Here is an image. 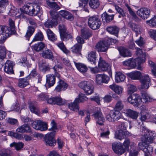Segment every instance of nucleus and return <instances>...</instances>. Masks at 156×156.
Wrapping results in <instances>:
<instances>
[{
    "label": "nucleus",
    "mask_w": 156,
    "mask_h": 156,
    "mask_svg": "<svg viewBox=\"0 0 156 156\" xmlns=\"http://www.w3.org/2000/svg\"><path fill=\"white\" fill-rule=\"evenodd\" d=\"M62 68V67L59 65H55L53 69L55 72V76H56L58 78H60V75L58 73L60 71V70Z\"/></svg>",
    "instance_id": "8fccbe9b"
},
{
    "label": "nucleus",
    "mask_w": 156,
    "mask_h": 156,
    "mask_svg": "<svg viewBox=\"0 0 156 156\" xmlns=\"http://www.w3.org/2000/svg\"><path fill=\"white\" fill-rule=\"evenodd\" d=\"M35 30L34 27L29 26L28 27L25 36L27 40H29L30 37L34 33Z\"/></svg>",
    "instance_id": "58836bf2"
},
{
    "label": "nucleus",
    "mask_w": 156,
    "mask_h": 156,
    "mask_svg": "<svg viewBox=\"0 0 156 156\" xmlns=\"http://www.w3.org/2000/svg\"><path fill=\"white\" fill-rule=\"evenodd\" d=\"M9 3L8 0L0 1V13H3L5 10V6Z\"/></svg>",
    "instance_id": "c03bdc74"
},
{
    "label": "nucleus",
    "mask_w": 156,
    "mask_h": 156,
    "mask_svg": "<svg viewBox=\"0 0 156 156\" xmlns=\"http://www.w3.org/2000/svg\"><path fill=\"white\" fill-rule=\"evenodd\" d=\"M55 133H48L44 137V142L47 146H54L55 144V140L54 138Z\"/></svg>",
    "instance_id": "1a4fd4ad"
},
{
    "label": "nucleus",
    "mask_w": 156,
    "mask_h": 156,
    "mask_svg": "<svg viewBox=\"0 0 156 156\" xmlns=\"http://www.w3.org/2000/svg\"><path fill=\"white\" fill-rule=\"evenodd\" d=\"M93 83V81L91 80L82 81L79 83L78 86L84 90L87 95H89L92 94L94 91Z\"/></svg>",
    "instance_id": "7ed1b4c3"
},
{
    "label": "nucleus",
    "mask_w": 156,
    "mask_h": 156,
    "mask_svg": "<svg viewBox=\"0 0 156 156\" xmlns=\"http://www.w3.org/2000/svg\"><path fill=\"white\" fill-rule=\"evenodd\" d=\"M110 41L111 44H112V42L115 43L116 42V40L109 38L107 41H99L96 44L95 48L96 50L100 52H106L107 51L110 45L109 42Z\"/></svg>",
    "instance_id": "f03ea898"
},
{
    "label": "nucleus",
    "mask_w": 156,
    "mask_h": 156,
    "mask_svg": "<svg viewBox=\"0 0 156 156\" xmlns=\"http://www.w3.org/2000/svg\"><path fill=\"white\" fill-rule=\"evenodd\" d=\"M106 30L110 34L117 37L119 28L116 26H113L108 27L106 28Z\"/></svg>",
    "instance_id": "b1692460"
},
{
    "label": "nucleus",
    "mask_w": 156,
    "mask_h": 156,
    "mask_svg": "<svg viewBox=\"0 0 156 156\" xmlns=\"http://www.w3.org/2000/svg\"><path fill=\"white\" fill-rule=\"evenodd\" d=\"M124 113L126 116L133 119H136L138 116V113L130 109H126Z\"/></svg>",
    "instance_id": "bb28decb"
},
{
    "label": "nucleus",
    "mask_w": 156,
    "mask_h": 156,
    "mask_svg": "<svg viewBox=\"0 0 156 156\" xmlns=\"http://www.w3.org/2000/svg\"><path fill=\"white\" fill-rule=\"evenodd\" d=\"M119 51L122 56L124 57H130L131 56V53L128 49L123 47H120L119 49Z\"/></svg>",
    "instance_id": "c9c22d12"
},
{
    "label": "nucleus",
    "mask_w": 156,
    "mask_h": 156,
    "mask_svg": "<svg viewBox=\"0 0 156 156\" xmlns=\"http://www.w3.org/2000/svg\"><path fill=\"white\" fill-rule=\"evenodd\" d=\"M141 94L142 97V99L143 100L144 102H146L150 101L151 98L149 95L146 92H142Z\"/></svg>",
    "instance_id": "bf43d9fd"
},
{
    "label": "nucleus",
    "mask_w": 156,
    "mask_h": 156,
    "mask_svg": "<svg viewBox=\"0 0 156 156\" xmlns=\"http://www.w3.org/2000/svg\"><path fill=\"white\" fill-rule=\"evenodd\" d=\"M33 77H35L37 79L38 83H40L42 80V76L39 73L36 71L35 69H33L30 74L27 76V78L30 80H31Z\"/></svg>",
    "instance_id": "aec40b11"
},
{
    "label": "nucleus",
    "mask_w": 156,
    "mask_h": 156,
    "mask_svg": "<svg viewBox=\"0 0 156 156\" xmlns=\"http://www.w3.org/2000/svg\"><path fill=\"white\" fill-rule=\"evenodd\" d=\"M144 132L146 133L142 138L144 142L148 143H152L155 139L156 134L154 131L145 130Z\"/></svg>",
    "instance_id": "0eeeda50"
},
{
    "label": "nucleus",
    "mask_w": 156,
    "mask_h": 156,
    "mask_svg": "<svg viewBox=\"0 0 156 156\" xmlns=\"http://www.w3.org/2000/svg\"><path fill=\"white\" fill-rule=\"evenodd\" d=\"M44 37L42 32L40 31L35 34L33 41H42L43 40Z\"/></svg>",
    "instance_id": "de8ad7c7"
},
{
    "label": "nucleus",
    "mask_w": 156,
    "mask_h": 156,
    "mask_svg": "<svg viewBox=\"0 0 156 156\" xmlns=\"http://www.w3.org/2000/svg\"><path fill=\"white\" fill-rule=\"evenodd\" d=\"M45 47V44L42 42H38L34 44L33 46V49L37 51H41Z\"/></svg>",
    "instance_id": "37998d69"
},
{
    "label": "nucleus",
    "mask_w": 156,
    "mask_h": 156,
    "mask_svg": "<svg viewBox=\"0 0 156 156\" xmlns=\"http://www.w3.org/2000/svg\"><path fill=\"white\" fill-rule=\"evenodd\" d=\"M114 14L109 15L106 12H104L101 15L102 21L104 23H108L112 20L114 18Z\"/></svg>",
    "instance_id": "4be33fe9"
},
{
    "label": "nucleus",
    "mask_w": 156,
    "mask_h": 156,
    "mask_svg": "<svg viewBox=\"0 0 156 156\" xmlns=\"http://www.w3.org/2000/svg\"><path fill=\"white\" fill-rule=\"evenodd\" d=\"M112 148L115 152L119 155H121L125 151V150L123 149L122 145L118 143H113Z\"/></svg>",
    "instance_id": "dca6fc26"
},
{
    "label": "nucleus",
    "mask_w": 156,
    "mask_h": 156,
    "mask_svg": "<svg viewBox=\"0 0 156 156\" xmlns=\"http://www.w3.org/2000/svg\"><path fill=\"white\" fill-rule=\"evenodd\" d=\"M121 114L119 111H111L106 116V119L110 122H115L119 120L121 118Z\"/></svg>",
    "instance_id": "423d86ee"
},
{
    "label": "nucleus",
    "mask_w": 156,
    "mask_h": 156,
    "mask_svg": "<svg viewBox=\"0 0 156 156\" xmlns=\"http://www.w3.org/2000/svg\"><path fill=\"white\" fill-rule=\"evenodd\" d=\"M32 4H29L24 5L22 8H20V10L21 12L20 16L23 17V14H26L30 16H33V12H32Z\"/></svg>",
    "instance_id": "f8f14e48"
},
{
    "label": "nucleus",
    "mask_w": 156,
    "mask_h": 156,
    "mask_svg": "<svg viewBox=\"0 0 156 156\" xmlns=\"http://www.w3.org/2000/svg\"><path fill=\"white\" fill-rule=\"evenodd\" d=\"M145 155H148L149 154H151L153 151V147L150 145L147 144L146 148L144 149Z\"/></svg>",
    "instance_id": "0e129e2a"
},
{
    "label": "nucleus",
    "mask_w": 156,
    "mask_h": 156,
    "mask_svg": "<svg viewBox=\"0 0 156 156\" xmlns=\"http://www.w3.org/2000/svg\"><path fill=\"white\" fill-rule=\"evenodd\" d=\"M151 9L147 7L142 8L137 11V15L142 19L146 20L150 15Z\"/></svg>",
    "instance_id": "9b49d317"
},
{
    "label": "nucleus",
    "mask_w": 156,
    "mask_h": 156,
    "mask_svg": "<svg viewBox=\"0 0 156 156\" xmlns=\"http://www.w3.org/2000/svg\"><path fill=\"white\" fill-rule=\"evenodd\" d=\"M82 45L76 44L71 48L72 51L78 55H80L81 51L82 48Z\"/></svg>",
    "instance_id": "ea45409f"
},
{
    "label": "nucleus",
    "mask_w": 156,
    "mask_h": 156,
    "mask_svg": "<svg viewBox=\"0 0 156 156\" xmlns=\"http://www.w3.org/2000/svg\"><path fill=\"white\" fill-rule=\"evenodd\" d=\"M46 32L48 39L52 41H55L57 40V37L56 35L50 29H47Z\"/></svg>",
    "instance_id": "f704fd0d"
},
{
    "label": "nucleus",
    "mask_w": 156,
    "mask_h": 156,
    "mask_svg": "<svg viewBox=\"0 0 156 156\" xmlns=\"http://www.w3.org/2000/svg\"><path fill=\"white\" fill-rule=\"evenodd\" d=\"M8 14L9 16H16L17 14L16 8L14 6H11Z\"/></svg>",
    "instance_id": "774afa93"
},
{
    "label": "nucleus",
    "mask_w": 156,
    "mask_h": 156,
    "mask_svg": "<svg viewBox=\"0 0 156 156\" xmlns=\"http://www.w3.org/2000/svg\"><path fill=\"white\" fill-rule=\"evenodd\" d=\"M128 26L136 33V36L138 35L140 32V28L138 26L134 23L129 22L128 24Z\"/></svg>",
    "instance_id": "a19ab883"
},
{
    "label": "nucleus",
    "mask_w": 156,
    "mask_h": 156,
    "mask_svg": "<svg viewBox=\"0 0 156 156\" xmlns=\"http://www.w3.org/2000/svg\"><path fill=\"white\" fill-rule=\"evenodd\" d=\"M98 66L99 68L103 71L111 70V66L108 63L103 60L102 58L100 57L99 58L98 63Z\"/></svg>",
    "instance_id": "2eb2a0df"
},
{
    "label": "nucleus",
    "mask_w": 156,
    "mask_h": 156,
    "mask_svg": "<svg viewBox=\"0 0 156 156\" xmlns=\"http://www.w3.org/2000/svg\"><path fill=\"white\" fill-rule=\"evenodd\" d=\"M125 9L126 10L128 11L129 12V13L133 17H135L136 16V15L135 13L131 8L130 6L127 3L125 4Z\"/></svg>",
    "instance_id": "6e6d98bb"
},
{
    "label": "nucleus",
    "mask_w": 156,
    "mask_h": 156,
    "mask_svg": "<svg viewBox=\"0 0 156 156\" xmlns=\"http://www.w3.org/2000/svg\"><path fill=\"white\" fill-rule=\"evenodd\" d=\"M145 57H140L135 58L136 61V64L138 65V66L137 69L140 70L141 69V67L140 66V65L142 63L145 62Z\"/></svg>",
    "instance_id": "4d7b16f0"
},
{
    "label": "nucleus",
    "mask_w": 156,
    "mask_h": 156,
    "mask_svg": "<svg viewBox=\"0 0 156 156\" xmlns=\"http://www.w3.org/2000/svg\"><path fill=\"white\" fill-rule=\"evenodd\" d=\"M58 28L62 40L66 41L72 38V36L68 33L67 28L63 24L59 25Z\"/></svg>",
    "instance_id": "39448f33"
},
{
    "label": "nucleus",
    "mask_w": 156,
    "mask_h": 156,
    "mask_svg": "<svg viewBox=\"0 0 156 156\" xmlns=\"http://www.w3.org/2000/svg\"><path fill=\"white\" fill-rule=\"evenodd\" d=\"M12 30V28L7 26H3V33L1 35V40H5L10 36V35L15 33V31Z\"/></svg>",
    "instance_id": "4468645a"
},
{
    "label": "nucleus",
    "mask_w": 156,
    "mask_h": 156,
    "mask_svg": "<svg viewBox=\"0 0 156 156\" xmlns=\"http://www.w3.org/2000/svg\"><path fill=\"white\" fill-rule=\"evenodd\" d=\"M46 84L49 87L53 86L55 83V76L53 74H49L46 75Z\"/></svg>",
    "instance_id": "5701e85b"
},
{
    "label": "nucleus",
    "mask_w": 156,
    "mask_h": 156,
    "mask_svg": "<svg viewBox=\"0 0 156 156\" xmlns=\"http://www.w3.org/2000/svg\"><path fill=\"white\" fill-rule=\"evenodd\" d=\"M115 138L117 139L121 140L125 138V135L123 134V132L117 130L115 133Z\"/></svg>",
    "instance_id": "5fc2aeb1"
},
{
    "label": "nucleus",
    "mask_w": 156,
    "mask_h": 156,
    "mask_svg": "<svg viewBox=\"0 0 156 156\" xmlns=\"http://www.w3.org/2000/svg\"><path fill=\"white\" fill-rule=\"evenodd\" d=\"M124 107V104L122 101L121 100H119L117 101L115 104V110L119 112Z\"/></svg>",
    "instance_id": "3c124183"
},
{
    "label": "nucleus",
    "mask_w": 156,
    "mask_h": 156,
    "mask_svg": "<svg viewBox=\"0 0 156 156\" xmlns=\"http://www.w3.org/2000/svg\"><path fill=\"white\" fill-rule=\"evenodd\" d=\"M89 4L90 6L93 9L98 8L100 5L99 0H90Z\"/></svg>",
    "instance_id": "49530a36"
},
{
    "label": "nucleus",
    "mask_w": 156,
    "mask_h": 156,
    "mask_svg": "<svg viewBox=\"0 0 156 156\" xmlns=\"http://www.w3.org/2000/svg\"><path fill=\"white\" fill-rule=\"evenodd\" d=\"M59 14L61 16L67 20L72 21L73 20L74 17L72 14L68 11L61 10L59 12Z\"/></svg>",
    "instance_id": "412c9836"
},
{
    "label": "nucleus",
    "mask_w": 156,
    "mask_h": 156,
    "mask_svg": "<svg viewBox=\"0 0 156 156\" xmlns=\"http://www.w3.org/2000/svg\"><path fill=\"white\" fill-rule=\"evenodd\" d=\"M40 3H35L32 4V12L33 11V16H34L42 12L41 8V7Z\"/></svg>",
    "instance_id": "7c9ffc66"
},
{
    "label": "nucleus",
    "mask_w": 156,
    "mask_h": 156,
    "mask_svg": "<svg viewBox=\"0 0 156 156\" xmlns=\"http://www.w3.org/2000/svg\"><path fill=\"white\" fill-rule=\"evenodd\" d=\"M147 24L150 26L154 27L156 26V16H154L149 20L147 21Z\"/></svg>",
    "instance_id": "69168bd1"
},
{
    "label": "nucleus",
    "mask_w": 156,
    "mask_h": 156,
    "mask_svg": "<svg viewBox=\"0 0 156 156\" xmlns=\"http://www.w3.org/2000/svg\"><path fill=\"white\" fill-rule=\"evenodd\" d=\"M42 56L44 58L49 59H53L54 57L51 51L49 49H47L43 51L41 53Z\"/></svg>",
    "instance_id": "c756f323"
},
{
    "label": "nucleus",
    "mask_w": 156,
    "mask_h": 156,
    "mask_svg": "<svg viewBox=\"0 0 156 156\" xmlns=\"http://www.w3.org/2000/svg\"><path fill=\"white\" fill-rule=\"evenodd\" d=\"M88 60L90 62L91 64L95 66L96 63V52L91 51L89 52L87 57Z\"/></svg>",
    "instance_id": "cd10ccee"
},
{
    "label": "nucleus",
    "mask_w": 156,
    "mask_h": 156,
    "mask_svg": "<svg viewBox=\"0 0 156 156\" xmlns=\"http://www.w3.org/2000/svg\"><path fill=\"white\" fill-rule=\"evenodd\" d=\"M75 66L78 70L80 72L84 73L87 70V68L85 64L81 63H77L74 62Z\"/></svg>",
    "instance_id": "72a5a7b5"
},
{
    "label": "nucleus",
    "mask_w": 156,
    "mask_h": 156,
    "mask_svg": "<svg viewBox=\"0 0 156 156\" xmlns=\"http://www.w3.org/2000/svg\"><path fill=\"white\" fill-rule=\"evenodd\" d=\"M136 88L134 85L131 84L128 85L127 92L128 94L131 95L136 91Z\"/></svg>",
    "instance_id": "603ef678"
},
{
    "label": "nucleus",
    "mask_w": 156,
    "mask_h": 156,
    "mask_svg": "<svg viewBox=\"0 0 156 156\" xmlns=\"http://www.w3.org/2000/svg\"><path fill=\"white\" fill-rule=\"evenodd\" d=\"M127 75L132 80H139L141 78V87L142 89H147L151 85V79L147 74L143 75L140 72L135 71L128 73Z\"/></svg>",
    "instance_id": "f257e3e1"
},
{
    "label": "nucleus",
    "mask_w": 156,
    "mask_h": 156,
    "mask_svg": "<svg viewBox=\"0 0 156 156\" xmlns=\"http://www.w3.org/2000/svg\"><path fill=\"white\" fill-rule=\"evenodd\" d=\"M49 99V96L46 94L41 93L37 96V99L39 101H44L47 100Z\"/></svg>",
    "instance_id": "864d4df0"
},
{
    "label": "nucleus",
    "mask_w": 156,
    "mask_h": 156,
    "mask_svg": "<svg viewBox=\"0 0 156 156\" xmlns=\"http://www.w3.org/2000/svg\"><path fill=\"white\" fill-rule=\"evenodd\" d=\"M126 76L122 73L118 72H116L115 76V81L116 82L119 83L123 81L125 79Z\"/></svg>",
    "instance_id": "4c0bfd02"
},
{
    "label": "nucleus",
    "mask_w": 156,
    "mask_h": 156,
    "mask_svg": "<svg viewBox=\"0 0 156 156\" xmlns=\"http://www.w3.org/2000/svg\"><path fill=\"white\" fill-rule=\"evenodd\" d=\"M147 143L144 142V140L142 139V142L138 144L139 148L144 152V149L146 148Z\"/></svg>",
    "instance_id": "338daca9"
},
{
    "label": "nucleus",
    "mask_w": 156,
    "mask_h": 156,
    "mask_svg": "<svg viewBox=\"0 0 156 156\" xmlns=\"http://www.w3.org/2000/svg\"><path fill=\"white\" fill-rule=\"evenodd\" d=\"M113 6L115 7V9L117 12L119 14L118 17L121 18L122 17H124L126 16V13L120 7L115 4H113Z\"/></svg>",
    "instance_id": "79ce46f5"
},
{
    "label": "nucleus",
    "mask_w": 156,
    "mask_h": 156,
    "mask_svg": "<svg viewBox=\"0 0 156 156\" xmlns=\"http://www.w3.org/2000/svg\"><path fill=\"white\" fill-rule=\"evenodd\" d=\"M10 146L11 147H14L16 150L18 151L23 148L24 144L22 142L16 143L13 142L10 144Z\"/></svg>",
    "instance_id": "a18cd8bd"
},
{
    "label": "nucleus",
    "mask_w": 156,
    "mask_h": 156,
    "mask_svg": "<svg viewBox=\"0 0 156 156\" xmlns=\"http://www.w3.org/2000/svg\"><path fill=\"white\" fill-rule=\"evenodd\" d=\"M51 127L49 129V131H52L51 133L54 132L55 135L56 132L57 131V128L56 123L54 120H52L51 121Z\"/></svg>",
    "instance_id": "e2e57ef3"
},
{
    "label": "nucleus",
    "mask_w": 156,
    "mask_h": 156,
    "mask_svg": "<svg viewBox=\"0 0 156 156\" xmlns=\"http://www.w3.org/2000/svg\"><path fill=\"white\" fill-rule=\"evenodd\" d=\"M79 103L78 100L75 99L73 102L68 104V107L71 110L77 112L80 108Z\"/></svg>",
    "instance_id": "393cba45"
},
{
    "label": "nucleus",
    "mask_w": 156,
    "mask_h": 156,
    "mask_svg": "<svg viewBox=\"0 0 156 156\" xmlns=\"http://www.w3.org/2000/svg\"><path fill=\"white\" fill-rule=\"evenodd\" d=\"M109 88L119 95L122 93L123 90V88L122 87L115 84L110 85Z\"/></svg>",
    "instance_id": "473e14b6"
},
{
    "label": "nucleus",
    "mask_w": 156,
    "mask_h": 156,
    "mask_svg": "<svg viewBox=\"0 0 156 156\" xmlns=\"http://www.w3.org/2000/svg\"><path fill=\"white\" fill-rule=\"evenodd\" d=\"M30 80L27 78V77L25 78L20 79L18 80V85L21 88L24 87L28 85Z\"/></svg>",
    "instance_id": "e433bc0d"
},
{
    "label": "nucleus",
    "mask_w": 156,
    "mask_h": 156,
    "mask_svg": "<svg viewBox=\"0 0 156 156\" xmlns=\"http://www.w3.org/2000/svg\"><path fill=\"white\" fill-rule=\"evenodd\" d=\"M89 0H79V6L82 8L83 10L89 12L88 9V2Z\"/></svg>",
    "instance_id": "2f4dec72"
},
{
    "label": "nucleus",
    "mask_w": 156,
    "mask_h": 156,
    "mask_svg": "<svg viewBox=\"0 0 156 156\" xmlns=\"http://www.w3.org/2000/svg\"><path fill=\"white\" fill-rule=\"evenodd\" d=\"M57 24V22L52 21L50 20H48L44 23L45 26L47 28L52 27L56 26Z\"/></svg>",
    "instance_id": "09e8293b"
},
{
    "label": "nucleus",
    "mask_w": 156,
    "mask_h": 156,
    "mask_svg": "<svg viewBox=\"0 0 156 156\" xmlns=\"http://www.w3.org/2000/svg\"><path fill=\"white\" fill-rule=\"evenodd\" d=\"M32 126L33 128L36 130L44 131L47 129L48 126L46 123L41 120H38L33 122Z\"/></svg>",
    "instance_id": "9d476101"
},
{
    "label": "nucleus",
    "mask_w": 156,
    "mask_h": 156,
    "mask_svg": "<svg viewBox=\"0 0 156 156\" xmlns=\"http://www.w3.org/2000/svg\"><path fill=\"white\" fill-rule=\"evenodd\" d=\"M47 5L50 7L54 9L55 10H58L60 9V7L56 3L53 2H50L47 3Z\"/></svg>",
    "instance_id": "052dcab7"
},
{
    "label": "nucleus",
    "mask_w": 156,
    "mask_h": 156,
    "mask_svg": "<svg viewBox=\"0 0 156 156\" xmlns=\"http://www.w3.org/2000/svg\"><path fill=\"white\" fill-rule=\"evenodd\" d=\"M13 64L12 61L7 60L5 62L4 67L5 72L9 74H12L14 73L13 70Z\"/></svg>",
    "instance_id": "a211bd4d"
},
{
    "label": "nucleus",
    "mask_w": 156,
    "mask_h": 156,
    "mask_svg": "<svg viewBox=\"0 0 156 156\" xmlns=\"http://www.w3.org/2000/svg\"><path fill=\"white\" fill-rule=\"evenodd\" d=\"M47 102L50 104L61 105H64L66 102L59 97L50 98L47 100Z\"/></svg>",
    "instance_id": "ddd939ff"
},
{
    "label": "nucleus",
    "mask_w": 156,
    "mask_h": 156,
    "mask_svg": "<svg viewBox=\"0 0 156 156\" xmlns=\"http://www.w3.org/2000/svg\"><path fill=\"white\" fill-rule=\"evenodd\" d=\"M16 132L17 133H29L31 132V129L27 124H25L17 128L16 129Z\"/></svg>",
    "instance_id": "c85d7f7f"
},
{
    "label": "nucleus",
    "mask_w": 156,
    "mask_h": 156,
    "mask_svg": "<svg viewBox=\"0 0 156 156\" xmlns=\"http://www.w3.org/2000/svg\"><path fill=\"white\" fill-rule=\"evenodd\" d=\"M127 100L130 103L136 106H138L141 102L140 97L137 94L130 95L127 98Z\"/></svg>",
    "instance_id": "6e6552de"
},
{
    "label": "nucleus",
    "mask_w": 156,
    "mask_h": 156,
    "mask_svg": "<svg viewBox=\"0 0 156 156\" xmlns=\"http://www.w3.org/2000/svg\"><path fill=\"white\" fill-rule=\"evenodd\" d=\"M94 117L96 120L97 123L99 125H103L105 119L100 110L96 112L94 114Z\"/></svg>",
    "instance_id": "f3484780"
},
{
    "label": "nucleus",
    "mask_w": 156,
    "mask_h": 156,
    "mask_svg": "<svg viewBox=\"0 0 156 156\" xmlns=\"http://www.w3.org/2000/svg\"><path fill=\"white\" fill-rule=\"evenodd\" d=\"M127 125L126 122H122L119 123L118 128L120 129V131L123 132L126 130Z\"/></svg>",
    "instance_id": "680f3d73"
},
{
    "label": "nucleus",
    "mask_w": 156,
    "mask_h": 156,
    "mask_svg": "<svg viewBox=\"0 0 156 156\" xmlns=\"http://www.w3.org/2000/svg\"><path fill=\"white\" fill-rule=\"evenodd\" d=\"M81 35L85 39H87L92 36L91 30L88 28H84L81 30Z\"/></svg>",
    "instance_id": "a878e982"
},
{
    "label": "nucleus",
    "mask_w": 156,
    "mask_h": 156,
    "mask_svg": "<svg viewBox=\"0 0 156 156\" xmlns=\"http://www.w3.org/2000/svg\"><path fill=\"white\" fill-rule=\"evenodd\" d=\"M101 24V21L97 16H93L90 17L88 19V26L93 30L98 29Z\"/></svg>",
    "instance_id": "20e7f679"
},
{
    "label": "nucleus",
    "mask_w": 156,
    "mask_h": 156,
    "mask_svg": "<svg viewBox=\"0 0 156 156\" xmlns=\"http://www.w3.org/2000/svg\"><path fill=\"white\" fill-rule=\"evenodd\" d=\"M56 45L65 53L68 54L69 51L67 50L63 43H57Z\"/></svg>",
    "instance_id": "13d9d810"
},
{
    "label": "nucleus",
    "mask_w": 156,
    "mask_h": 156,
    "mask_svg": "<svg viewBox=\"0 0 156 156\" xmlns=\"http://www.w3.org/2000/svg\"><path fill=\"white\" fill-rule=\"evenodd\" d=\"M68 85L62 80H59L58 83V85L56 87L55 90L57 92L65 90L67 88Z\"/></svg>",
    "instance_id": "6ab92c4d"
}]
</instances>
